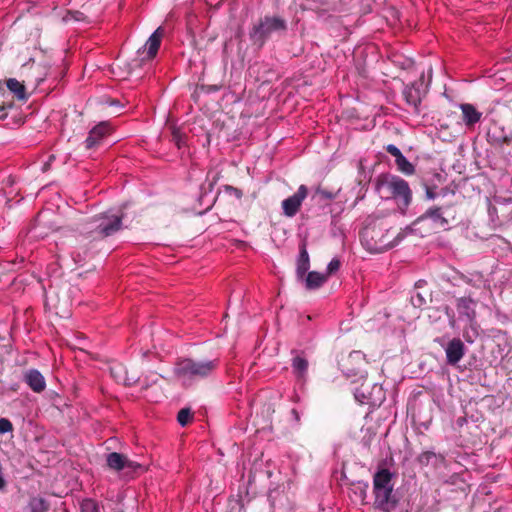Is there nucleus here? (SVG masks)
<instances>
[{
  "mask_svg": "<svg viewBox=\"0 0 512 512\" xmlns=\"http://www.w3.org/2000/svg\"><path fill=\"white\" fill-rule=\"evenodd\" d=\"M431 78H432V68H431V65H428V83L431 82Z\"/></svg>",
  "mask_w": 512,
  "mask_h": 512,
  "instance_id": "47",
  "label": "nucleus"
},
{
  "mask_svg": "<svg viewBox=\"0 0 512 512\" xmlns=\"http://www.w3.org/2000/svg\"><path fill=\"white\" fill-rule=\"evenodd\" d=\"M94 128H104V122L99 123Z\"/></svg>",
  "mask_w": 512,
  "mask_h": 512,
  "instance_id": "49",
  "label": "nucleus"
},
{
  "mask_svg": "<svg viewBox=\"0 0 512 512\" xmlns=\"http://www.w3.org/2000/svg\"><path fill=\"white\" fill-rule=\"evenodd\" d=\"M414 224L415 222H412L391 239L388 226L383 221H375L361 231V243L371 253H382L397 245L406 235H412Z\"/></svg>",
  "mask_w": 512,
  "mask_h": 512,
  "instance_id": "2",
  "label": "nucleus"
},
{
  "mask_svg": "<svg viewBox=\"0 0 512 512\" xmlns=\"http://www.w3.org/2000/svg\"><path fill=\"white\" fill-rule=\"evenodd\" d=\"M394 474L383 465H379L377 471L373 475V488H394L392 482Z\"/></svg>",
  "mask_w": 512,
  "mask_h": 512,
  "instance_id": "18",
  "label": "nucleus"
},
{
  "mask_svg": "<svg viewBox=\"0 0 512 512\" xmlns=\"http://www.w3.org/2000/svg\"><path fill=\"white\" fill-rule=\"evenodd\" d=\"M297 280L304 283L307 290H316L319 289L328 280V278L324 273L311 271L305 274L304 279Z\"/></svg>",
  "mask_w": 512,
  "mask_h": 512,
  "instance_id": "19",
  "label": "nucleus"
},
{
  "mask_svg": "<svg viewBox=\"0 0 512 512\" xmlns=\"http://www.w3.org/2000/svg\"><path fill=\"white\" fill-rule=\"evenodd\" d=\"M13 431V424L7 418H0V434H5Z\"/></svg>",
  "mask_w": 512,
  "mask_h": 512,
  "instance_id": "36",
  "label": "nucleus"
},
{
  "mask_svg": "<svg viewBox=\"0 0 512 512\" xmlns=\"http://www.w3.org/2000/svg\"><path fill=\"white\" fill-rule=\"evenodd\" d=\"M427 218L432 219L435 223L440 224L441 226L447 224V220L442 216L441 209L437 207L428 209L425 214L418 218V221Z\"/></svg>",
  "mask_w": 512,
  "mask_h": 512,
  "instance_id": "25",
  "label": "nucleus"
},
{
  "mask_svg": "<svg viewBox=\"0 0 512 512\" xmlns=\"http://www.w3.org/2000/svg\"><path fill=\"white\" fill-rule=\"evenodd\" d=\"M292 415L294 416L295 420L296 421H299L300 420V416H299V413L296 409H292L291 411Z\"/></svg>",
  "mask_w": 512,
  "mask_h": 512,
  "instance_id": "46",
  "label": "nucleus"
},
{
  "mask_svg": "<svg viewBox=\"0 0 512 512\" xmlns=\"http://www.w3.org/2000/svg\"><path fill=\"white\" fill-rule=\"evenodd\" d=\"M107 466L114 471L127 470V472H136L142 469V465L138 462L130 460L124 454L111 452L106 456Z\"/></svg>",
  "mask_w": 512,
  "mask_h": 512,
  "instance_id": "8",
  "label": "nucleus"
},
{
  "mask_svg": "<svg viewBox=\"0 0 512 512\" xmlns=\"http://www.w3.org/2000/svg\"><path fill=\"white\" fill-rule=\"evenodd\" d=\"M386 399V393L381 385L372 382L370 397H368V405L372 408L379 407Z\"/></svg>",
  "mask_w": 512,
  "mask_h": 512,
  "instance_id": "21",
  "label": "nucleus"
},
{
  "mask_svg": "<svg viewBox=\"0 0 512 512\" xmlns=\"http://www.w3.org/2000/svg\"><path fill=\"white\" fill-rule=\"evenodd\" d=\"M417 298H418V302H419V301H420V302H423V301H424L423 297H421V295H420V294H418V295H417Z\"/></svg>",
  "mask_w": 512,
  "mask_h": 512,
  "instance_id": "50",
  "label": "nucleus"
},
{
  "mask_svg": "<svg viewBox=\"0 0 512 512\" xmlns=\"http://www.w3.org/2000/svg\"><path fill=\"white\" fill-rule=\"evenodd\" d=\"M495 132H500L502 133L504 130L503 129H500V130H494Z\"/></svg>",
  "mask_w": 512,
  "mask_h": 512,
  "instance_id": "52",
  "label": "nucleus"
},
{
  "mask_svg": "<svg viewBox=\"0 0 512 512\" xmlns=\"http://www.w3.org/2000/svg\"><path fill=\"white\" fill-rule=\"evenodd\" d=\"M340 266H341V262L338 258H333L327 265V268H326V273L325 275H327V278L333 274H335L339 269H340Z\"/></svg>",
  "mask_w": 512,
  "mask_h": 512,
  "instance_id": "34",
  "label": "nucleus"
},
{
  "mask_svg": "<svg viewBox=\"0 0 512 512\" xmlns=\"http://www.w3.org/2000/svg\"><path fill=\"white\" fill-rule=\"evenodd\" d=\"M187 135L184 130H171V141L180 149L186 144Z\"/></svg>",
  "mask_w": 512,
  "mask_h": 512,
  "instance_id": "30",
  "label": "nucleus"
},
{
  "mask_svg": "<svg viewBox=\"0 0 512 512\" xmlns=\"http://www.w3.org/2000/svg\"><path fill=\"white\" fill-rule=\"evenodd\" d=\"M375 509L383 512H392L398 504V498L394 493V488H373Z\"/></svg>",
  "mask_w": 512,
  "mask_h": 512,
  "instance_id": "6",
  "label": "nucleus"
},
{
  "mask_svg": "<svg viewBox=\"0 0 512 512\" xmlns=\"http://www.w3.org/2000/svg\"><path fill=\"white\" fill-rule=\"evenodd\" d=\"M375 436H376V433L371 428H367L365 430V433H364L362 439H361V444L365 448L369 449Z\"/></svg>",
  "mask_w": 512,
  "mask_h": 512,
  "instance_id": "33",
  "label": "nucleus"
},
{
  "mask_svg": "<svg viewBox=\"0 0 512 512\" xmlns=\"http://www.w3.org/2000/svg\"><path fill=\"white\" fill-rule=\"evenodd\" d=\"M105 104H108L109 106H116V107L122 106L120 104L119 100L111 99V98H107L106 101H105Z\"/></svg>",
  "mask_w": 512,
  "mask_h": 512,
  "instance_id": "42",
  "label": "nucleus"
},
{
  "mask_svg": "<svg viewBox=\"0 0 512 512\" xmlns=\"http://www.w3.org/2000/svg\"><path fill=\"white\" fill-rule=\"evenodd\" d=\"M476 302L469 297L457 299L456 309L460 318L472 323L476 317Z\"/></svg>",
  "mask_w": 512,
  "mask_h": 512,
  "instance_id": "12",
  "label": "nucleus"
},
{
  "mask_svg": "<svg viewBox=\"0 0 512 512\" xmlns=\"http://www.w3.org/2000/svg\"><path fill=\"white\" fill-rule=\"evenodd\" d=\"M218 366V359L196 361L192 358H180L174 364L173 374L182 386L189 387L212 375Z\"/></svg>",
  "mask_w": 512,
  "mask_h": 512,
  "instance_id": "3",
  "label": "nucleus"
},
{
  "mask_svg": "<svg viewBox=\"0 0 512 512\" xmlns=\"http://www.w3.org/2000/svg\"><path fill=\"white\" fill-rule=\"evenodd\" d=\"M447 363L456 365L465 354L464 343L459 338H454L445 347Z\"/></svg>",
  "mask_w": 512,
  "mask_h": 512,
  "instance_id": "10",
  "label": "nucleus"
},
{
  "mask_svg": "<svg viewBox=\"0 0 512 512\" xmlns=\"http://www.w3.org/2000/svg\"><path fill=\"white\" fill-rule=\"evenodd\" d=\"M50 504L42 497H32L22 512H48Z\"/></svg>",
  "mask_w": 512,
  "mask_h": 512,
  "instance_id": "23",
  "label": "nucleus"
},
{
  "mask_svg": "<svg viewBox=\"0 0 512 512\" xmlns=\"http://www.w3.org/2000/svg\"><path fill=\"white\" fill-rule=\"evenodd\" d=\"M124 214L106 211L92 217L85 224V232L81 234V247L84 256L94 255L101 250L102 242L123 229Z\"/></svg>",
  "mask_w": 512,
  "mask_h": 512,
  "instance_id": "1",
  "label": "nucleus"
},
{
  "mask_svg": "<svg viewBox=\"0 0 512 512\" xmlns=\"http://www.w3.org/2000/svg\"><path fill=\"white\" fill-rule=\"evenodd\" d=\"M487 137H488L489 139L495 138V141H496L497 143H498V142H500L501 140L506 141V137H505V136H503V135H499V136H497V135H495V134H491V130H488V132H487Z\"/></svg>",
  "mask_w": 512,
  "mask_h": 512,
  "instance_id": "40",
  "label": "nucleus"
},
{
  "mask_svg": "<svg viewBox=\"0 0 512 512\" xmlns=\"http://www.w3.org/2000/svg\"><path fill=\"white\" fill-rule=\"evenodd\" d=\"M462 115V121L466 126L472 127L479 123L482 117L480 112L473 104L462 103L459 105Z\"/></svg>",
  "mask_w": 512,
  "mask_h": 512,
  "instance_id": "15",
  "label": "nucleus"
},
{
  "mask_svg": "<svg viewBox=\"0 0 512 512\" xmlns=\"http://www.w3.org/2000/svg\"><path fill=\"white\" fill-rule=\"evenodd\" d=\"M5 85L16 100L22 102L28 100L30 94L27 92L24 81H19L16 78H8L5 80Z\"/></svg>",
  "mask_w": 512,
  "mask_h": 512,
  "instance_id": "17",
  "label": "nucleus"
},
{
  "mask_svg": "<svg viewBox=\"0 0 512 512\" xmlns=\"http://www.w3.org/2000/svg\"><path fill=\"white\" fill-rule=\"evenodd\" d=\"M223 189L226 194L234 196L236 199L240 200L243 197V192L241 189L231 186V185H224Z\"/></svg>",
  "mask_w": 512,
  "mask_h": 512,
  "instance_id": "35",
  "label": "nucleus"
},
{
  "mask_svg": "<svg viewBox=\"0 0 512 512\" xmlns=\"http://www.w3.org/2000/svg\"><path fill=\"white\" fill-rule=\"evenodd\" d=\"M211 172L207 173V179L209 180Z\"/></svg>",
  "mask_w": 512,
  "mask_h": 512,
  "instance_id": "54",
  "label": "nucleus"
},
{
  "mask_svg": "<svg viewBox=\"0 0 512 512\" xmlns=\"http://www.w3.org/2000/svg\"><path fill=\"white\" fill-rule=\"evenodd\" d=\"M202 89H205L207 92H212V91H218L219 90V87L214 85V86H202Z\"/></svg>",
  "mask_w": 512,
  "mask_h": 512,
  "instance_id": "44",
  "label": "nucleus"
},
{
  "mask_svg": "<svg viewBox=\"0 0 512 512\" xmlns=\"http://www.w3.org/2000/svg\"><path fill=\"white\" fill-rule=\"evenodd\" d=\"M124 368L122 365L118 364L110 368L111 375L115 378L117 382H122L125 385H132L136 380L130 379L127 375H122Z\"/></svg>",
  "mask_w": 512,
  "mask_h": 512,
  "instance_id": "26",
  "label": "nucleus"
},
{
  "mask_svg": "<svg viewBox=\"0 0 512 512\" xmlns=\"http://www.w3.org/2000/svg\"><path fill=\"white\" fill-rule=\"evenodd\" d=\"M219 177H218V173H215V175H213L212 177V180H209L208 181V190L209 191H212L215 183L218 181Z\"/></svg>",
  "mask_w": 512,
  "mask_h": 512,
  "instance_id": "41",
  "label": "nucleus"
},
{
  "mask_svg": "<svg viewBox=\"0 0 512 512\" xmlns=\"http://www.w3.org/2000/svg\"><path fill=\"white\" fill-rule=\"evenodd\" d=\"M403 98L404 100L406 101V103L411 106L414 110H416V96L413 92V88L412 87H405V89L403 90Z\"/></svg>",
  "mask_w": 512,
  "mask_h": 512,
  "instance_id": "32",
  "label": "nucleus"
},
{
  "mask_svg": "<svg viewBox=\"0 0 512 512\" xmlns=\"http://www.w3.org/2000/svg\"><path fill=\"white\" fill-rule=\"evenodd\" d=\"M372 389V382L364 380L358 387L354 389V397L360 404L368 405V397Z\"/></svg>",
  "mask_w": 512,
  "mask_h": 512,
  "instance_id": "22",
  "label": "nucleus"
},
{
  "mask_svg": "<svg viewBox=\"0 0 512 512\" xmlns=\"http://www.w3.org/2000/svg\"><path fill=\"white\" fill-rule=\"evenodd\" d=\"M163 35L164 30L162 27H158L152 33L145 44V50L143 53L146 52V56L144 58L151 60L157 55Z\"/></svg>",
  "mask_w": 512,
  "mask_h": 512,
  "instance_id": "16",
  "label": "nucleus"
},
{
  "mask_svg": "<svg viewBox=\"0 0 512 512\" xmlns=\"http://www.w3.org/2000/svg\"><path fill=\"white\" fill-rule=\"evenodd\" d=\"M5 487H6V481H5V479L3 478L2 473H1V474H0V490H1V491H2V490H4V489H5Z\"/></svg>",
  "mask_w": 512,
  "mask_h": 512,
  "instance_id": "45",
  "label": "nucleus"
},
{
  "mask_svg": "<svg viewBox=\"0 0 512 512\" xmlns=\"http://www.w3.org/2000/svg\"><path fill=\"white\" fill-rule=\"evenodd\" d=\"M308 187L300 185L297 191L282 201L283 214L286 217H294L300 210L302 202L308 196Z\"/></svg>",
  "mask_w": 512,
  "mask_h": 512,
  "instance_id": "7",
  "label": "nucleus"
},
{
  "mask_svg": "<svg viewBox=\"0 0 512 512\" xmlns=\"http://www.w3.org/2000/svg\"><path fill=\"white\" fill-rule=\"evenodd\" d=\"M310 268V257L307 251V241L304 239L299 244V254L296 260V277L304 279Z\"/></svg>",
  "mask_w": 512,
  "mask_h": 512,
  "instance_id": "11",
  "label": "nucleus"
},
{
  "mask_svg": "<svg viewBox=\"0 0 512 512\" xmlns=\"http://www.w3.org/2000/svg\"><path fill=\"white\" fill-rule=\"evenodd\" d=\"M287 31V22L280 16L266 15L254 23L249 31V37L253 45L259 49L273 35H284Z\"/></svg>",
  "mask_w": 512,
  "mask_h": 512,
  "instance_id": "4",
  "label": "nucleus"
},
{
  "mask_svg": "<svg viewBox=\"0 0 512 512\" xmlns=\"http://www.w3.org/2000/svg\"><path fill=\"white\" fill-rule=\"evenodd\" d=\"M291 353L294 355L291 360L293 374L298 380H303L308 371V361L303 352L292 350Z\"/></svg>",
  "mask_w": 512,
  "mask_h": 512,
  "instance_id": "14",
  "label": "nucleus"
},
{
  "mask_svg": "<svg viewBox=\"0 0 512 512\" xmlns=\"http://www.w3.org/2000/svg\"><path fill=\"white\" fill-rule=\"evenodd\" d=\"M368 483L367 482H359L358 483V489L360 490V496L362 500H364L367 496V490H368Z\"/></svg>",
  "mask_w": 512,
  "mask_h": 512,
  "instance_id": "37",
  "label": "nucleus"
},
{
  "mask_svg": "<svg viewBox=\"0 0 512 512\" xmlns=\"http://www.w3.org/2000/svg\"><path fill=\"white\" fill-rule=\"evenodd\" d=\"M24 382L35 393H41L46 388L44 376L37 369H29L24 373Z\"/></svg>",
  "mask_w": 512,
  "mask_h": 512,
  "instance_id": "13",
  "label": "nucleus"
},
{
  "mask_svg": "<svg viewBox=\"0 0 512 512\" xmlns=\"http://www.w3.org/2000/svg\"><path fill=\"white\" fill-rule=\"evenodd\" d=\"M398 169L405 174H413L414 166L411 164L403 154L395 159Z\"/></svg>",
  "mask_w": 512,
  "mask_h": 512,
  "instance_id": "28",
  "label": "nucleus"
},
{
  "mask_svg": "<svg viewBox=\"0 0 512 512\" xmlns=\"http://www.w3.org/2000/svg\"><path fill=\"white\" fill-rule=\"evenodd\" d=\"M268 500L273 512H287L291 509V501L288 494L285 492L284 487L278 486L274 489H270L268 493Z\"/></svg>",
  "mask_w": 512,
  "mask_h": 512,
  "instance_id": "9",
  "label": "nucleus"
},
{
  "mask_svg": "<svg viewBox=\"0 0 512 512\" xmlns=\"http://www.w3.org/2000/svg\"><path fill=\"white\" fill-rule=\"evenodd\" d=\"M193 419V412L190 408H182L177 415V421L182 426L185 427L188 425Z\"/></svg>",
  "mask_w": 512,
  "mask_h": 512,
  "instance_id": "29",
  "label": "nucleus"
},
{
  "mask_svg": "<svg viewBox=\"0 0 512 512\" xmlns=\"http://www.w3.org/2000/svg\"><path fill=\"white\" fill-rule=\"evenodd\" d=\"M418 463L422 466L431 467L433 469H439L444 465V457L441 454L434 452H424L418 457Z\"/></svg>",
  "mask_w": 512,
  "mask_h": 512,
  "instance_id": "20",
  "label": "nucleus"
},
{
  "mask_svg": "<svg viewBox=\"0 0 512 512\" xmlns=\"http://www.w3.org/2000/svg\"><path fill=\"white\" fill-rule=\"evenodd\" d=\"M109 130H89V136L85 140L86 149L97 147L106 137Z\"/></svg>",
  "mask_w": 512,
  "mask_h": 512,
  "instance_id": "24",
  "label": "nucleus"
},
{
  "mask_svg": "<svg viewBox=\"0 0 512 512\" xmlns=\"http://www.w3.org/2000/svg\"><path fill=\"white\" fill-rule=\"evenodd\" d=\"M386 150L388 153L393 155L395 157V159L398 158L402 154L401 151L393 144H389L386 147Z\"/></svg>",
  "mask_w": 512,
  "mask_h": 512,
  "instance_id": "38",
  "label": "nucleus"
},
{
  "mask_svg": "<svg viewBox=\"0 0 512 512\" xmlns=\"http://www.w3.org/2000/svg\"><path fill=\"white\" fill-rule=\"evenodd\" d=\"M383 188L388 190L390 197L395 200L401 213L405 214L412 201V190L407 181L399 176L382 174L377 179L376 189L381 192Z\"/></svg>",
  "mask_w": 512,
  "mask_h": 512,
  "instance_id": "5",
  "label": "nucleus"
},
{
  "mask_svg": "<svg viewBox=\"0 0 512 512\" xmlns=\"http://www.w3.org/2000/svg\"><path fill=\"white\" fill-rule=\"evenodd\" d=\"M80 511L81 512H100V508L98 503L91 499L86 498L80 503Z\"/></svg>",
  "mask_w": 512,
  "mask_h": 512,
  "instance_id": "31",
  "label": "nucleus"
},
{
  "mask_svg": "<svg viewBox=\"0 0 512 512\" xmlns=\"http://www.w3.org/2000/svg\"><path fill=\"white\" fill-rule=\"evenodd\" d=\"M410 421H411V424H412V425H415V424H416V417H415L414 413H412V414H411V416H410Z\"/></svg>",
  "mask_w": 512,
  "mask_h": 512,
  "instance_id": "48",
  "label": "nucleus"
},
{
  "mask_svg": "<svg viewBox=\"0 0 512 512\" xmlns=\"http://www.w3.org/2000/svg\"><path fill=\"white\" fill-rule=\"evenodd\" d=\"M4 84H5V82L0 81V90H2V89H3Z\"/></svg>",
  "mask_w": 512,
  "mask_h": 512,
  "instance_id": "51",
  "label": "nucleus"
},
{
  "mask_svg": "<svg viewBox=\"0 0 512 512\" xmlns=\"http://www.w3.org/2000/svg\"><path fill=\"white\" fill-rule=\"evenodd\" d=\"M426 196L428 199H434L436 197V194L432 191L431 188L426 187Z\"/></svg>",
  "mask_w": 512,
  "mask_h": 512,
  "instance_id": "43",
  "label": "nucleus"
},
{
  "mask_svg": "<svg viewBox=\"0 0 512 512\" xmlns=\"http://www.w3.org/2000/svg\"><path fill=\"white\" fill-rule=\"evenodd\" d=\"M421 282H422L421 280H418V284H417V287H418V288L421 286V285H420V283H421Z\"/></svg>",
  "mask_w": 512,
  "mask_h": 512,
  "instance_id": "53",
  "label": "nucleus"
},
{
  "mask_svg": "<svg viewBox=\"0 0 512 512\" xmlns=\"http://www.w3.org/2000/svg\"><path fill=\"white\" fill-rule=\"evenodd\" d=\"M335 197V193L323 189L321 187H317L313 193L312 199H316L318 202H323L327 204L328 202L332 201Z\"/></svg>",
  "mask_w": 512,
  "mask_h": 512,
  "instance_id": "27",
  "label": "nucleus"
},
{
  "mask_svg": "<svg viewBox=\"0 0 512 512\" xmlns=\"http://www.w3.org/2000/svg\"><path fill=\"white\" fill-rule=\"evenodd\" d=\"M471 332H472V334L469 331L463 332V337L469 343H473L474 337L477 335V331L474 328H471Z\"/></svg>",
  "mask_w": 512,
  "mask_h": 512,
  "instance_id": "39",
  "label": "nucleus"
}]
</instances>
